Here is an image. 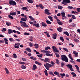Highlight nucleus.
Masks as SVG:
<instances>
[{"mask_svg": "<svg viewBox=\"0 0 80 80\" xmlns=\"http://www.w3.org/2000/svg\"><path fill=\"white\" fill-rule=\"evenodd\" d=\"M61 57L62 58L61 59L62 61H65V62H68V58L65 55H61Z\"/></svg>", "mask_w": 80, "mask_h": 80, "instance_id": "f257e3e1", "label": "nucleus"}, {"mask_svg": "<svg viewBox=\"0 0 80 80\" xmlns=\"http://www.w3.org/2000/svg\"><path fill=\"white\" fill-rule=\"evenodd\" d=\"M70 0H63L62 2V3L64 4L65 5H67V3H70Z\"/></svg>", "mask_w": 80, "mask_h": 80, "instance_id": "f03ea898", "label": "nucleus"}, {"mask_svg": "<svg viewBox=\"0 0 80 80\" xmlns=\"http://www.w3.org/2000/svg\"><path fill=\"white\" fill-rule=\"evenodd\" d=\"M20 23L22 24V25H21L22 27H26L27 28H28L29 27L28 25H27V23L25 22L20 21Z\"/></svg>", "mask_w": 80, "mask_h": 80, "instance_id": "7ed1b4c3", "label": "nucleus"}, {"mask_svg": "<svg viewBox=\"0 0 80 80\" xmlns=\"http://www.w3.org/2000/svg\"><path fill=\"white\" fill-rule=\"evenodd\" d=\"M9 3L11 5H13V6H14V5H16V2L13 0L10 1L9 2Z\"/></svg>", "mask_w": 80, "mask_h": 80, "instance_id": "20e7f679", "label": "nucleus"}, {"mask_svg": "<svg viewBox=\"0 0 80 80\" xmlns=\"http://www.w3.org/2000/svg\"><path fill=\"white\" fill-rule=\"evenodd\" d=\"M67 67L69 69H70V70L71 71H72V72H73L74 71V70H73V68H72V65L71 64H67L66 65Z\"/></svg>", "mask_w": 80, "mask_h": 80, "instance_id": "39448f33", "label": "nucleus"}, {"mask_svg": "<svg viewBox=\"0 0 80 80\" xmlns=\"http://www.w3.org/2000/svg\"><path fill=\"white\" fill-rule=\"evenodd\" d=\"M52 48L53 49V50L54 52H57V53H58L59 52V51L57 50V48L55 46H52Z\"/></svg>", "mask_w": 80, "mask_h": 80, "instance_id": "423d86ee", "label": "nucleus"}, {"mask_svg": "<svg viewBox=\"0 0 80 80\" xmlns=\"http://www.w3.org/2000/svg\"><path fill=\"white\" fill-rule=\"evenodd\" d=\"M61 14L62 17V20H64V19L66 18H67L65 16V12H61Z\"/></svg>", "mask_w": 80, "mask_h": 80, "instance_id": "0eeeda50", "label": "nucleus"}, {"mask_svg": "<svg viewBox=\"0 0 80 80\" xmlns=\"http://www.w3.org/2000/svg\"><path fill=\"white\" fill-rule=\"evenodd\" d=\"M45 11V13H46V14H47L48 15H50L51 14V13L50 12H50V10L47 9H46L44 10Z\"/></svg>", "mask_w": 80, "mask_h": 80, "instance_id": "6e6552de", "label": "nucleus"}, {"mask_svg": "<svg viewBox=\"0 0 80 80\" xmlns=\"http://www.w3.org/2000/svg\"><path fill=\"white\" fill-rule=\"evenodd\" d=\"M44 66L45 67H52V65L47 63H46V64L44 65Z\"/></svg>", "mask_w": 80, "mask_h": 80, "instance_id": "1a4fd4ad", "label": "nucleus"}, {"mask_svg": "<svg viewBox=\"0 0 80 80\" xmlns=\"http://www.w3.org/2000/svg\"><path fill=\"white\" fill-rule=\"evenodd\" d=\"M41 52L42 53H51V52L49 51H46V50H41Z\"/></svg>", "mask_w": 80, "mask_h": 80, "instance_id": "9d476101", "label": "nucleus"}, {"mask_svg": "<svg viewBox=\"0 0 80 80\" xmlns=\"http://www.w3.org/2000/svg\"><path fill=\"white\" fill-rule=\"evenodd\" d=\"M52 38L53 39H56L57 38V33H54L53 34Z\"/></svg>", "mask_w": 80, "mask_h": 80, "instance_id": "9b49d317", "label": "nucleus"}, {"mask_svg": "<svg viewBox=\"0 0 80 80\" xmlns=\"http://www.w3.org/2000/svg\"><path fill=\"white\" fill-rule=\"evenodd\" d=\"M33 26H35V27H37L38 28H39L40 27V25H39V24L38 23H33Z\"/></svg>", "mask_w": 80, "mask_h": 80, "instance_id": "f8f14e48", "label": "nucleus"}, {"mask_svg": "<svg viewBox=\"0 0 80 80\" xmlns=\"http://www.w3.org/2000/svg\"><path fill=\"white\" fill-rule=\"evenodd\" d=\"M50 62V59L48 58H46L44 59V62Z\"/></svg>", "mask_w": 80, "mask_h": 80, "instance_id": "ddd939ff", "label": "nucleus"}, {"mask_svg": "<svg viewBox=\"0 0 80 80\" xmlns=\"http://www.w3.org/2000/svg\"><path fill=\"white\" fill-rule=\"evenodd\" d=\"M22 10H25L26 12L28 11V10L27 9V8L26 7H23L22 8Z\"/></svg>", "mask_w": 80, "mask_h": 80, "instance_id": "4468645a", "label": "nucleus"}, {"mask_svg": "<svg viewBox=\"0 0 80 80\" xmlns=\"http://www.w3.org/2000/svg\"><path fill=\"white\" fill-rule=\"evenodd\" d=\"M41 24L42 27H47V24L44 23L43 22H42Z\"/></svg>", "mask_w": 80, "mask_h": 80, "instance_id": "2eb2a0df", "label": "nucleus"}, {"mask_svg": "<svg viewBox=\"0 0 80 80\" xmlns=\"http://www.w3.org/2000/svg\"><path fill=\"white\" fill-rule=\"evenodd\" d=\"M34 46L35 47V48L37 49V48H38V44L35 43L34 44Z\"/></svg>", "mask_w": 80, "mask_h": 80, "instance_id": "dca6fc26", "label": "nucleus"}, {"mask_svg": "<svg viewBox=\"0 0 80 80\" xmlns=\"http://www.w3.org/2000/svg\"><path fill=\"white\" fill-rule=\"evenodd\" d=\"M37 66H36L35 64H34L33 65L32 70H35L36 69H37Z\"/></svg>", "mask_w": 80, "mask_h": 80, "instance_id": "f3484780", "label": "nucleus"}, {"mask_svg": "<svg viewBox=\"0 0 80 80\" xmlns=\"http://www.w3.org/2000/svg\"><path fill=\"white\" fill-rule=\"evenodd\" d=\"M72 75H73L72 77H77V75L75 74V73L72 72L71 73Z\"/></svg>", "mask_w": 80, "mask_h": 80, "instance_id": "a211bd4d", "label": "nucleus"}, {"mask_svg": "<svg viewBox=\"0 0 80 80\" xmlns=\"http://www.w3.org/2000/svg\"><path fill=\"white\" fill-rule=\"evenodd\" d=\"M16 13H17V12H11L10 13V15H12V16H13L14 15V16H15V15H16Z\"/></svg>", "mask_w": 80, "mask_h": 80, "instance_id": "6ab92c4d", "label": "nucleus"}, {"mask_svg": "<svg viewBox=\"0 0 80 80\" xmlns=\"http://www.w3.org/2000/svg\"><path fill=\"white\" fill-rule=\"evenodd\" d=\"M63 33L65 35H67V36H68V37H69V36H70V35H69L68 32L67 31L65 32H64Z\"/></svg>", "mask_w": 80, "mask_h": 80, "instance_id": "aec40b11", "label": "nucleus"}, {"mask_svg": "<svg viewBox=\"0 0 80 80\" xmlns=\"http://www.w3.org/2000/svg\"><path fill=\"white\" fill-rule=\"evenodd\" d=\"M11 33H13V30L12 29H9L8 30V33L9 34H10Z\"/></svg>", "mask_w": 80, "mask_h": 80, "instance_id": "412c9836", "label": "nucleus"}, {"mask_svg": "<svg viewBox=\"0 0 80 80\" xmlns=\"http://www.w3.org/2000/svg\"><path fill=\"white\" fill-rule=\"evenodd\" d=\"M68 56L69 58H70L71 60H73V59L72 58V54H71V53L69 54Z\"/></svg>", "mask_w": 80, "mask_h": 80, "instance_id": "4be33fe9", "label": "nucleus"}, {"mask_svg": "<svg viewBox=\"0 0 80 80\" xmlns=\"http://www.w3.org/2000/svg\"><path fill=\"white\" fill-rule=\"evenodd\" d=\"M48 18H49V19L52 22L53 21V18H52V17L51 16H48Z\"/></svg>", "mask_w": 80, "mask_h": 80, "instance_id": "5701e85b", "label": "nucleus"}, {"mask_svg": "<svg viewBox=\"0 0 80 80\" xmlns=\"http://www.w3.org/2000/svg\"><path fill=\"white\" fill-rule=\"evenodd\" d=\"M45 55L47 56H53V54H49L48 53H47V52H46Z\"/></svg>", "mask_w": 80, "mask_h": 80, "instance_id": "b1692460", "label": "nucleus"}, {"mask_svg": "<svg viewBox=\"0 0 80 80\" xmlns=\"http://www.w3.org/2000/svg\"><path fill=\"white\" fill-rule=\"evenodd\" d=\"M21 21H23V22H27V20L24 18H22L21 19Z\"/></svg>", "mask_w": 80, "mask_h": 80, "instance_id": "393cba45", "label": "nucleus"}, {"mask_svg": "<svg viewBox=\"0 0 80 80\" xmlns=\"http://www.w3.org/2000/svg\"><path fill=\"white\" fill-rule=\"evenodd\" d=\"M35 63H36V64H37L38 65H42V63L38 62L37 61H36L35 62Z\"/></svg>", "mask_w": 80, "mask_h": 80, "instance_id": "a878e982", "label": "nucleus"}, {"mask_svg": "<svg viewBox=\"0 0 80 80\" xmlns=\"http://www.w3.org/2000/svg\"><path fill=\"white\" fill-rule=\"evenodd\" d=\"M30 58H31V59H32V60H37L36 58H34L32 56L30 57Z\"/></svg>", "mask_w": 80, "mask_h": 80, "instance_id": "bb28decb", "label": "nucleus"}, {"mask_svg": "<svg viewBox=\"0 0 80 80\" xmlns=\"http://www.w3.org/2000/svg\"><path fill=\"white\" fill-rule=\"evenodd\" d=\"M57 30L59 32H62V28H58Z\"/></svg>", "mask_w": 80, "mask_h": 80, "instance_id": "cd10ccee", "label": "nucleus"}, {"mask_svg": "<svg viewBox=\"0 0 80 80\" xmlns=\"http://www.w3.org/2000/svg\"><path fill=\"white\" fill-rule=\"evenodd\" d=\"M63 8V7L59 5L58 6V9H59V10H62Z\"/></svg>", "mask_w": 80, "mask_h": 80, "instance_id": "c85d7f7f", "label": "nucleus"}, {"mask_svg": "<svg viewBox=\"0 0 80 80\" xmlns=\"http://www.w3.org/2000/svg\"><path fill=\"white\" fill-rule=\"evenodd\" d=\"M26 50H27V52H31V49H30V48H26Z\"/></svg>", "mask_w": 80, "mask_h": 80, "instance_id": "c756f323", "label": "nucleus"}, {"mask_svg": "<svg viewBox=\"0 0 80 80\" xmlns=\"http://www.w3.org/2000/svg\"><path fill=\"white\" fill-rule=\"evenodd\" d=\"M27 2L30 3H33V1L32 0H28Z\"/></svg>", "mask_w": 80, "mask_h": 80, "instance_id": "7c9ffc66", "label": "nucleus"}, {"mask_svg": "<svg viewBox=\"0 0 80 80\" xmlns=\"http://www.w3.org/2000/svg\"><path fill=\"white\" fill-rule=\"evenodd\" d=\"M4 40L6 44H8V39L7 38H4Z\"/></svg>", "mask_w": 80, "mask_h": 80, "instance_id": "2f4dec72", "label": "nucleus"}, {"mask_svg": "<svg viewBox=\"0 0 80 80\" xmlns=\"http://www.w3.org/2000/svg\"><path fill=\"white\" fill-rule=\"evenodd\" d=\"M51 64L52 67H54V66L55 65V62H54L53 61H51Z\"/></svg>", "mask_w": 80, "mask_h": 80, "instance_id": "473e14b6", "label": "nucleus"}, {"mask_svg": "<svg viewBox=\"0 0 80 80\" xmlns=\"http://www.w3.org/2000/svg\"><path fill=\"white\" fill-rule=\"evenodd\" d=\"M21 68L22 69H25L26 68V66L22 65L21 66Z\"/></svg>", "mask_w": 80, "mask_h": 80, "instance_id": "72a5a7b5", "label": "nucleus"}, {"mask_svg": "<svg viewBox=\"0 0 80 80\" xmlns=\"http://www.w3.org/2000/svg\"><path fill=\"white\" fill-rule=\"evenodd\" d=\"M44 73H45V75H46V76H48V74L47 73V70H45Z\"/></svg>", "mask_w": 80, "mask_h": 80, "instance_id": "f704fd0d", "label": "nucleus"}, {"mask_svg": "<svg viewBox=\"0 0 80 80\" xmlns=\"http://www.w3.org/2000/svg\"><path fill=\"white\" fill-rule=\"evenodd\" d=\"M57 23L60 25H62L63 24V23L61 21L58 22Z\"/></svg>", "mask_w": 80, "mask_h": 80, "instance_id": "c9c22d12", "label": "nucleus"}, {"mask_svg": "<svg viewBox=\"0 0 80 80\" xmlns=\"http://www.w3.org/2000/svg\"><path fill=\"white\" fill-rule=\"evenodd\" d=\"M8 17L9 18H10L11 19H12V20H13V17L12 16H11L10 15H8Z\"/></svg>", "mask_w": 80, "mask_h": 80, "instance_id": "e433bc0d", "label": "nucleus"}, {"mask_svg": "<svg viewBox=\"0 0 80 80\" xmlns=\"http://www.w3.org/2000/svg\"><path fill=\"white\" fill-rule=\"evenodd\" d=\"M39 7L41 8L42 9H43V5L42 4H40L39 5Z\"/></svg>", "mask_w": 80, "mask_h": 80, "instance_id": "4c0bfd02", "label": "nucleus"}, {"mask_svg": "<svg viewBox=\"0 0 80 80\" xmlns=\"http://www.w3.org/2000/svg\"><path fill=\"white\" fill-rule=\"evenodd\" d=\"M5 70L6 72V73L7 74H8V73H9V71H8V69H7V68H5Z\"/></svg>", "mask_w": 80, "mask_h": 80, "instance_id": "58836bf2", "label": "nucleus"}, {"mask_svg": "<svg viewBox=\"0 0 80 80\" xmlns=\"http://www.w3.org/2000/svg\"><path fill=\"white\" fill-rule=\"evenodd\" d=\"M50 49V48L49 47H47L45 48V50H49V49Z\"/></svg>", "mask_w": 80, "mask_h": 80, "instance_id": "ea45409f", "label": "nucleus"}, {"mask_svg": "<svg viewBox=\"0 0 80 80\" xmlns=\"http://www.w3.org/2000/svg\"><path fill=\"white\" fill-rule=\"evenodd\" d=\"M46 22L47 23V24H51V23H52V22H51L48 20L46 21Z\"/></svg>", "mask_w": 80, "mask_h": 80, "instance_id": "a19ab883", "label": "nucleus"}, {"mask_svg": "<svg viewBox=\"0 0 80 80\" xmlns=\"http://www.w3.org/2000/svg\"><path fill=\"white\" fill-rule=\"evenodd\" d=\"M63 49L65 50V51H66V52H68V50L67 48H63Z\"/></svg>", "mask_w": 80, "mask_h": 80, "instance_id": "79ce46f5", "label": "nucleus"}, {"mask_svg": "<svg viewBox=\"0 0 80 80\" xmlns=\"http://www.w3.org/2000/svg\"><path fill=\"white\" fill-rule=\"evenodd\" d=\"M37 56L38 57H39V58H42L43 55H42V54H40L39 55H38Z\"/></svg>", "mask_w": 80, "mask_h": 80, "instance_id": "37998d69", "label": "nucleus"}, {"mask_svg": "<svg viewBox=\"0 0 80 80\" xmlns=\"http://www.w3.org/2000/svg\"><path fill=\"white\" fill-rule=\"evenodd\" d=\"M20 64L21 65H25V63L22 62H19Z\"/></svg>", "mask_w": 80, "mask_h": 80, "instance_id": "c03bdc74", "label": "nucleus"}, {"mask_svg": "<svg viewBox=\"0 0 80 80\" xmlns=\"http://www.w3.org/2000/svg\"><path fill=\"white\" fill-rule=\"evenodd\" d=\"M29 45H30V47H33V44L31 42H29Z\"/></svg>", "mask_w": 80, "mask_h": 80, "instance_id": "a18cd8bd", "label": "nucleus"}, {"mask_svg": "<svg viewBox=\"0 0 80 80\" xmlns=\"http://www.w3.org/2000/svg\"><path fill=\"white\" fill-rule=\"evenodd\" d=\"M72 27H75L76 26V24L74 23H72L71 25Z\"/></svg>", "mask_w": 80, "mask_h": 80, "instance_id": "49530a36", "label": "nucleus"}, {"mask_svg": "<svg viewBox=\"0 0 80 80\" xmlns=\"http://www.w3.org/2000/svg\"><path fill=\"white\" fill-rule=\"evenodd\" d=\"M55 55H56V57H57V58H59L60 55L58 53H55Z\"/></svg>", "mask_w": 80, "mask_h": 80, "instance_id": "de8ad7c7", "label": "nucleus"}, {"mask_svg": "<svg viewBox=\"0 0 80 80\" xmlns=\"http://www.w3.org/2000/svg\"><path fill=\"white\" fill-rule=\"evenodd\" d=\"M6 25L8 26H10L11 25V23L10 22H6Z\"/></svg>", "mask_w": 80, "mask_h": 80, "instance_id": "09e8293b", "label": "nucleus"}, {"mask_svg": "<svg viewBox=\"0 0 80 80\" xmlns=\"http://www.w3.org/2000/svg\"><path fill=\"white\" fill-rule=\"evenodd\" d=\"M72 18L73 19H76V17H75V15H72Z\"/></svg>", "mask_w": 80, "mask_h": 80, "instance_id": "8fccbe9b", "label": "nucleus"}, {"mask_svg": "<svg viewBox=\"0 0 80 80\" xmlns=\"http://www.w3.org/2000/svg\"><path fill=\"white\" fill-rule=\"evenodd\" d=\"M56 63L57 64H59L60 62H59V60L58 59H56Z\"/></svg>", "mask_w": 80, "mask_h": 80, "instance_id": "3c124183", "label": "nucleus"}, {"mask_svg": "<svg viewBox=\"0 0 80 80\" xmlns=\"http://www.w3.org/2000/svg\"><path fill=\"white\" fill-rule=\"evenodd\" d=\"M4 41L3 40H0V43H3Z\"/></svg>", "mask_w": 80, "mask_h": 80, "instance_id": "603ef678", "label": "nucleus"}, {"mask_svg": "<svg viewBox=\"0 0 80 80\" xmlns=\"http://www.w3.org/2000/svg\"><path fill=\"white\" fill-rule=\"evenodd\" d=\"M73 54H74V55H78V52H76V51H73Z\"/></svg>", "mask_w": 80, "mask_h": 80, "instance_id": "864d4df0", "label": "nucleus"}, {"mask_svg": "<svg viewBox=\"0 0 80 80\" xmlns=\"http://www.w3.org/2000/svg\"><path fill=\"white\" fill-rule=\"evenodd\" d=\"M60 75L61 76H62V77H65V73H60Z\"/></svg>", "mask_w": 80, "mask_h": 80, "instance_id": "5fc2aeb1", "label": "nucleus"}, {"mask_svg": "<svg viewBox=\"0 0 80 80\" xmlns=\"http://www.w3.org/2000/svg\"><path fill=\"white\" fill-rule=\"evenodd\" d=\"M54 74H55V75H59V73L55 71L54 72Z\"/></svg>", "mask_w": 80, "mask_h": 80, "instance_id": "6e6d98bb", "label": "nucleus"}, {"mask_svg": "<svg viewBox=\"0 0 80 80\" xmlns=\"http://www.w3.org/2000/svg\"><path fill=\"white\" fill-rule=\"evenodd\" d=\"M13 57L15 58H16L17 57V55H16V54L14 53L13 54Z\"/></svg>", "mask_w": 80, "mask_h": 80, "instance_id": "4d7b16f0", "label": "nucleus"}, {"mask_svg": "<svg viewBox=\"0 0 80 80\" xmlns=\"http://www.w3.org/2000/svg\"><path fill=\"white\" fill-rule=\"evenodd\" d=\"M75 67L76 68V69H77V70H79V67H78V66H77V65H75Z\"/></svg>", "mask_w": 80, "mask_h": 80, "instance_id": "13d9d810", "label": "nucleus"}, {"mask_svg": "<svg viewBox=\"0 0 80 80\" xmlns=\"http://www.w3.org/2000/svg\"><path fill=\"white\" fill-rule=\"evenodd\" d=\"M24 35H29L30 34H29V33L28 32H25V33H24Z\"/></svg>", "mask_w": 80, "mask_h": 80, "instance_id": "bf43d9fd", "label": "nucleus"}, {"mask_svg": "<svg viewBox=\"0 0 80 80\" xmlns=\"http://www.w3.org/2000/svg\"><path fill=\"white\" fill-rule=\"evenodd\" d=\"M14 47L15 48H19V46H16L15 45V44L14 45Z\"/></svg>", "mask_w": 80, "mask_h": 80, "instance_id": "052dcab7", "label": "nucleus"}, {"mask_svg": "<svg viewBox=\"0 0 80 80\" xmlns=\"http://www.w3.org/2000/svg\"><path fill=\"white\" fill-rule=\"evenodd\" d=\"M60 39L61 40H62V41H64V39H63V38L62 37H60Z\"/></svg>", "mask_w": 80, "mask_h": 80, "instance_id": "680f3d73", "label": "nucleus"}, {"mask_svg": "<svg viewBox=\"0 0 80 80\" xmlns=\"http://www.w3.org/2000/svg\"><path fill=\"white\" fill-rule=\"evenodd\" d=\"M9 40L10 42H12V41H13L14 42V41H13V39L12 38H9Z\"/></svg>", "mask_w": 80, "mask_h": 80, "instance_id": "e2e57ef3", "label": "nucleus"}, {"mask_svg": "<svg viewBox=\"0 0 80 80\" xmlns=\"http://www.w3.org/2000/svg\"><path fill=\"white\" fill-rule=\"evenodd\" d=\"M70 62H71V63H73L74 64H75V62L73 61V60H70Z\"/></svg>", "mask_w": 80, "mask_h": 80, "instance_id": "0e129e2a", "label": "nucleus"}, {"mask_svg": "<svg viewBox=\"0 0 80 80\" xmlns=\"http://www.w3.org/2000/svg\"><path fill=\"white\" fill-rule=\"evenodd\" d=\"M22 60H23V61H24L25 62L27 61V59L25 58H22Z\"/></svg>", "mask_w": 80, "mask_h": 80, "instance_id": "69168bd1", "label": "nucleus"}, {"mask_svg": "<svg viewBox=\"0 0 80 80\" xmlns=\"http://www.w3.org/2000/svg\"><path fill=\"white\" fill-rule=\"evenodd\" d=\"M68 7L69 9H72V8H73V7L72 6H69Z\"/></svg>", "mask_w": 80, "mask_h": 80, "instance_id": "338daca9", "label": "nucleus"}, {"mask_svg": "<svg viewBox=\"0 0 80 80\" xmlns=\"http://www.w3.org/2000/svg\"><path fill=\"white\" fill-rule=\"evenodd\" d=\"M77 10L78 12H80V8H77Z\"/></svg>", "mask_w": 80, "mask_h": 80, "instance_id": "774afa93", "label": "nucleus"}]
</instances>
